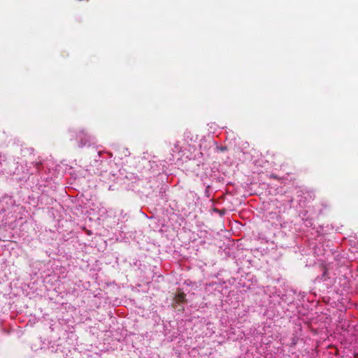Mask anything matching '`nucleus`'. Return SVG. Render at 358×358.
<instances>
[{"label": "nucleus", "mask_w": 358, "mask_h": 358, "mask_svg": "<svg viewBox=\"0 0 358 358\" xmlns=\"http://www.w3.org/2000/svg\"><path fill=\"white\" fill-rule=\"evenodd\" d=\"M186 294L184 292H179L176 295L175 300L177 303H184L185 301Z\"/></svg>", "instance_id": "1"}, {"label": "nucleus", "mask_w": 358, "mask_h": 358, "mask_svg": "<svg viewBox=\"0 0 358 358\" xmlns=\"http://www.w3.org/2000/svg\"><path fill=\"white\" fill-rule=\"evenodd\" d=\"M175 149L173 152H180L182 151V148L180 146L179 143L177 142L174 144Z\"/></svg>", "instance_id": "2"}, {"label": "nucleus", "mask_w": 358, "mask_h": 358, "mask_svg": "<svg viewBox=\"0 0 358 358\" xmlns=\"http://www.w3.org/2000/svg\"><path fill=\"white\" fill-rule=\"evenodd\" d=\"M220 150L223 151V150H226V148H224V147H221V148H220Z\"/></svg>", "instance_id": "3"}]
</instances>
